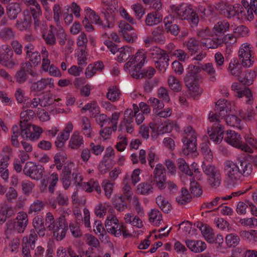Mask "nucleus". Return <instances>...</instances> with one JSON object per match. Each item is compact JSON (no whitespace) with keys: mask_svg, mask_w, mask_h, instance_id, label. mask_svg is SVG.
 <instances>
[{"mask_svg":"<svg viewBox=\"0 0 257 257\" xmlns=\"http://www.w3.org/2000/svg\"><path fill=\"white\" fill-rule=\"evenodd\" d=\"M28 223L27 213L23 211H20L17 213L15 219L9 220L6 223L7 231L23 233L26 230Z\"/></svg>","mask_w":257,"mask_h":257,"instance_id":"20e7f679","label":"nucleus"},{"mask_svg":"<svg viewBox=\"0 0 257 257\" xmlns=\"http://www.w3.org/2000/svg\"><path fill=\"white\" fill-rule=\"evenodd\" d=\"M184 45L191 55L197 52L200 47V42L195 38H189L184 42Z\"/></svg>","mask_w":257,"mask_h":257,"instance_id":"f704fd0d","label":"nucleus"},{"mask_svg":"<svg viewBox=\"0 0 257 257\" xmlns=\"http://www.w3.org/2000/svg\"><path fill=\"white\" fill-rule=\"evenodd\" d=\"M118 54L117 56V61L119 62H123L126 60L132 54V49L128 46H124L119 48Z\"/></svg>","mask_w":257,"mask_h":257,"instance_id":"4c0bfd02","label":"nucleus"},{"mask_svg":"<svg viewBox=\"0 0 257 257\" xmlns=\"http://www.w3.org/2000/svg\"><path fill=\"white\" fill-rule=\"evenodd\" d=\"M104 65L101 61H97L90 64L86 68L85 75L87 79H90L97 72H101L104 69Z\"/></svg>","mask_w":257,"mask_h":257,"instance_id":"a878e982","label":"nucleus"},{"mask_svg":"<svg viewBox=\"0 0 257 257\" xmlns=\"http://www.w3.org/2000/svg\"><path fill=\"white\" fill-rule=\"evenodd\" d=\"M82 189L87 192H91L95 190L99 194L101 192V187L98 182L94 179H91L89 182H85V183L83 184Z\"/></svg>","mask_w":257,"mask_h":257,"instance_id":"49530a36","label":"nucleus"},{"mask_svg":"<svg viewBox=\"0 0 257 257\" xmlns=\"http://www.w3.org/2000/svg\"><path fill=\"white\" fill-rule=\"evenodd\" d=\"M184 81L186 86L188 87L192 95H196L201 93L202 91L200 89L196 79H189L187 78V80H184Z\"/></svg>","mask_w":257,"mask_h":257,"instance_id":"79ce46f5","label":"nucleus"},{"mask_svg":"<svg viewBox=\"0 0 257 257\" xmlns=\"http://www.w3.org/2000/svg\"><path fill=\"white\" fill-rule=\"evenodd\" d=\"M223 172L227 178L232 182L239 180V169L238 163L227 160L223 163Z\"/></svg>","mask_w":257,"mask_h":257,"instance_id":"2eb2a0df","label":"nucleus"},{"mask_svg":"<svg viewBox=\"0 0 257 257\" xmlns=\"http://www.w3.org/2000/svg\"><path fill=\"white\" fill-rule=\"evenodd\" d=\"M203 142L200 145L201 153L204 155L205 159L210 162L213 159V154L209 147V143L207 137L203 138Z\"/></svg>","mask_w":257,"mask_h":257,"instance_id":"c9c22d12","label":"nucleus"},{"mask_svg":"<svg viewBox=\"0 0 257 257\" xmlns=\"http://www.w3.org/2000/svg\"><path fill=\"white\" fill-rule=\"evenodd\" d=\"M169 87L174 91L178 92L181 89V84L179 80L174 76L170 75L168 79Z\"/></svg>","mask_w":257,"mask_h":257,"instance_id":"774afa93","label":"nucleus"},{"mask_svg":"<svg viewBox=\"0 0 257 257\" xmlns=\"http://www.w3.org/2000/svg\"><path fill=\"white\" fill-rule=\"evenodd\" d=\"M146 59V52L143 50H139L124 65V70H127L133 64L143 67Z\"/></svg>","mask_w":257,"mask_h":257,"instance_id":"5701e85b","label":"nucleus"},{"mask_svg":"<svg viewBox=\"0 0 257 257\" xmlns=\"http://www.w3.org/2000/svg\"><path fill=\"white\" fill-rule=\"evenodd\" d=\"M154 180L160 190L166 187V170L163 165L158 164L154 171Z\"/></svg>","mask_w":257,"mask_h":257,"instance_id":"412c9836","label":"nucleus"},{"mask_svg":"<svg viewBox=\"0 0 257 257\" xmlns=\"http://www.w3.org/2000/svg\"><path fill=\"white\" fill-rule=\"evenodd\" d=\"M13 51L10 46L7 44L0 46V63L8 68L14 67L17 63L13 58Z\"/></svg>","mask_w":257,"mask_h":257,"instance_id":"ddd939ff","label":"nucleus"},{"mask_svg":"<svg viewBox=\"0 0 257 257\" xmlns=\"http://www.w3.org/2000/svg\"><path fill=\"white\" fill-rule=\"evenodd\" d=\"M154 184L152 181L149 180L140 183L137 189V192L139 194L148 195L154 192Z\"/></svg>","mask_w":257,"mask_h":257,"instance_id":"c85d7f7f","label":"nucleus"},{"mask_svg":"<svg viewBox=\"0 0 257 257\" xmlns=\"http://www.w3.org/2000/svg\"><path fill=\"white\" fill-rule=\"evenodd\" d=\"M94 231L95 234H98V233L99 236V239L100 240H103V239H106L107 238V236L106 235V232L104 228L101 223V222L99 220H96L94 223Z\"/></svg>","mask_w":257,"mask_h":257,"instance_id":"864d4df0","label":"nucleus"},{"mask_svg":"<svg viewBox=\"0 0 257 257\" xmlns=\"http://www.w3.org/2000/svg\"><path fill=\"white\" fill-rule=\"evenodd\" d=\"M20 12L21 9L19 4H11L7 9V15L11 20H14L17 17Z\"/></svg>","mask_w":257,"mask_h":257,"instance_id":"13d9d810","label":"nucleus"},{"mask_svg":"<svg viewBox=\"0 0 257 257\" xmlns=\"http://www.w3.org/2000/svg\"><path fill=\"white\" fill-rule=\"evenodd\" d=\"M201 68L209 76L210 81H214L216 80L217 74L215 69L212 63H207L202 65Z\"/></svg>","mask_w":257,"mask_h":257,"instance_id":"3c124183","label":"nucleus"},{"mask_svg":"<svg viewBox=\"0 0 257 257\" xmlns=\"http://www.w3.org/2000/svg\"><path fill=\"white\" fill-rule=\"evenodd\" d=\"M242 67L237 58H233L228 64L227 71L233 76L239 77L242 73Z\"/></svg>","mask_w":257,"mask_h":257,"instance_id":"bb28decb","label":"nucleus"},{"mask_svg":"<svg viewBox=\"0 0 257 257\" xmlns=\"http://www.w3.org/2000/svg\"><path fill=\"white\" fill-rule=\"evenodd\" d=\"M44 168L42 165H37L32 162L26 163L23 169V173L32 179L39 180L43 176Z\"/></svg>","mask_w":257,"mask_h":257,"instance_id":"4468645a","label":"nucleus"},{"mask_svg":"<svg viewBox=\"0 0 257 257\" xmlns=\"http://www.w3.org/2000/svg\"><path fill=\"white\" fill-rule=\"evenodd\" d=\"M38 239V235L34 229L30 230V233L29 236L23 237L22 242L29 245L31 249H34L35 247L36 241Z\"/></svg>","mask_w":257,"mask_h":257,"instance_id":"09e8293b","label":"nucleus"},{"mask_svg":"<svg viewBox=\"0 0 257 257\" xmlns=\"http://www.w3.org/2000/svg\"><path fill=\"white\" fill-rule=\"evenodd\" d=\"M148 103L153 108V111L154 114L156 113L160 109H162L164 107L163 101L155 97H150Z\"/></svg>","mask_w":257,"mask_h":257,"instance_id":"4d7b16f0","label":"nucleus"},{"mask_svg":"<svg viewBox=\"0 0 257 257\" xmlns=\"http://www.w3.org/2000/svg\"><path fill=\"white\" fill-rule=\"evenodd\" d=\"M55 88L54 80L51 77H44L32 84L30 90L36 94L42 93L46 89Z\"/></svg>","mask_w":257,"mask_h":257,"instance_id":"dca6fc26","label":"nucleus"},{"mask_svg":"<svg viewBox=\"0 0 257 257\" xmlns=\"http://www.w3.org/2000/svg\"><path fill=\"white\" fill-rule=\"evenodd\" d=\"M230 25L226 20H222L216 23L213 28L214 32L216 34H222L229 30Z\"/></svg>","mask_w":257,"mask_h":257,"instance_id":"c03bdc74","label":"nucleus"},{"mask_svg":"<svg viewBox=\"0 0 257 257\" xmlns=\"http://www.w3.org/2000/svg\"><path fill=\"white\" fill-rule=\"evenodd\" d=\"M156 203L164 212L168 213L171 209V205L168 201L162 195L158 196L156 199Z\"/></svg>","mask_w":257,"mask_h":257,"instance_id":"8fccbe9b","label":"nucleus"},{"mask_svg":"<svg viewBox=\"0 0 257 257\" xmlns=\"http://www.w3.org/2000/svg\"><path fill=\"white\" fill-rule=\"evenodd\" d=\"M84 144L83 137L78 131H75L72 135L68 142L69 148L77 150L83 147Z\"/></svg>","mask_w":257,"mask_h":257,"instance_id":"b1692460","label":"nucleus"},{"mask_svg":"<svg viewBox=\"0 0 257 257\" xmlns=\"http://www.w3.org/2000/svg\"><path fill=\"white\" fill-rule=\"evenodd\" d=\"M171 11L174 16L181 20H186L192 24L197 25L199 22L198 17L191 5L182 4L179 6L172 5Z\"/></svg>","mask_w":257,"mask_h":257,"instance_id":"f03ea898","label":"nucleus"},{"mask_svg":"<svg viewBox=\"0 0 257 257\" xmlns=\"http://www.w3.org/2000/svg\"><path fill=\"white\" fill-rule=\"evenodd\" d=\"M89 111L90 117L100 112V107L96 101H92L86 104L81 109L82 112Z\"/></svg>","mask_w":257,"mask_h":257,"instance_id":"a19ab883","label":"nucleus"},{"mask_svg":"<svg viewBox=\"0 0 257 257\" xmlns=\"http://www.w3.org/2000/svg\"><path fill=\"white\" fill-rule=\"evenodd\" d=\"M201 233L204 239L209 243L215 242V234L213 229L207 225H203L201 228Z\"/></svg>","mask_w":257,"mask_h":257,"instance_id":"ea45409f","label":"nucleus"},{"mask_svg":"<svg viewBox=\"0 0 257 257\" xmlns=\"http://www.w3.org/2000/svg\"><path fill=\"white\" fill-rule=\"evenodd\" d=\"M176 200L179 204L183 205L190 202L191 197L187 189L182 188L181 194L176 197Z\"/></svg>","mask_w":257,"mask_h":257,"instance_id":"bf43d9fd","label":"nucleus"},{"mask_svg":"<svg viewBox=\"0 0 257 257\" xmlns=\"http://www.w3.org/2000/svg\"><path fill=\"white\" fill-rule=\"evenodd\" d=\"M162 21V16L159 13L155 12L147 14L145 20V23L146 25L152 27L160 23Z\"/></svg>","mask_w":257,"mask_h":257,"instance_id":"72a5a7b5","label":"nucleus"},{"mask_svg":"<svg viewBox=\"0 0 257 257\" xmlns=\"http://www.w3.org/2000/svg\"><path fill=\"white\" fill-rule=\"evenodd\" d=\"M241 83L236 82L232 83L231 85V90L235 93V96L238 98L245 97L246 103L252 104L253 98L251 90L248 87L243 86Z\"/></svg>","mask_w":257,"mask_h":257,"instance_id":"a211bd4d","label":"nucleus"},{"mask_svg":"<svg viewBox=\"0 0 257 257\" xmlns=\"http://www.w3.org/2000/svg\"><path fill=\"white\" fill-rule=\"evenodd\" d=\"M21 137L23 139L36 141L39 139L42 133V129L36 125L31 124H20V128Z\"/></svg>","mask_w":257,"mask_h":257,"instance_id":"9b49d317","label":"nucleus"},{"mask_svg":"<svg viewBox=\"0 0 257 257\" xmlns=\"http://www.w3.org/2000/svg\"><path fill=\"white\" fill-rule=\"evenodd\" d=\"M31 18L29 16H25L24 20L20 22L19 21H17V23L16 24V27L20 30V31H24L28 29L31 26Z\"/></svg>","mask_w":257,"mask_h":257,"instance_id":"338daca9","label":"nucleus"},{"mask_svg":"<svg viewBox=\"0 0 257 257\" xmlns=\"http://www.w3.org/2000/svg\"><path fill=\"white\" fill-rule=\"evenodd\" d=\"M70 212H71V210L69 209L66 210V213L64 212V214L59 218L58 223L55 225L54 228L51 230L53 231V235L57 240H61L65 236L68 227L65 218V214L69 215Z\"/></svg>","mask_w":257,"mask_h":257,"instance_id":"f8f14e48","label":"nucleus"},{"mask_svg":"<svg viewBox=\"0 0 257 257\" xmlns=\"http://www.w3.org/2000/svg\"><path fill=\"white\" fill-rule=\"evenodd\" d=\"M257 114V107L255 108H247L246 109H240L238 110L239 116L246 121L254 120L255 116Z\"/></svg>","mask_w":257,"mask_h":257,"instance_id":"2f4dec72","label":"nucleus"},{"mask_svg":"<svg viewBox=\"0 0 257 257\" xmlns=\"http://www.w3.org/2000/svg\"><path fill=\"white\" fill-rule=\"evenodd\" d=\"M27 74L33 77H37L38 73L32 69V66L30 62L24 63L22 65L20 70L16 75V81L19 83L25 82L28 79Z\"/></svg>","mask_w":257,"mask_h":257,"instance_id":"aec40b11","label":"nucleus"},{"mask_svg":"<svg viewBox=\"0 0 257 257\" xmlns=\"http://www.w3.org/2000/svg\"><path fill=\"white\" fill-rule=\"evenodd\" d=\"M202 168L207 176L208 184L213 188L219 187L222 182V177L220 170L214 165L203 163Z\"/></svg>","mask_w":257,"mask_h":257,"instance_id":"0eeeda50","label":"nucleus"},{"mask_svg":"<svg viewBox=\"0 0 257 257\" xmlns=\"http://www.w3.org/2000/svg\"><path fill=\"white\" fill-rule=\"evenodd\" d=\"M54 33H56V36L59 40V44L61 45H64L66 40V35L64 29L61 26H58L57 28H55L53 26L51 25L50 29L42 34L43 39L45 43L49 45H54L56 44V40Z\"/></svg>","mask_w":257,"mask_h":257,"instance_id":"423d86ee","label":"nucleus"},{"mask_svg":"<svg viewBox=\"0 0 257 257\" xmlns=\"http://www.w3.org/2000/svg\"><path fill=\"white\" fill-rule=\"evenodd\" d=\"M102 5L103 8L101 10V13L103 15L104 20L103 22L100 21L98 26L100 28L105 30L112 28L113 24L112 21V17L109 14H112L116 11V0H102Z\"/></svg>","mask_w":257,"mask_h":257,"instance_id":"7ed1b4c3","label":"nucleus"},{"mask_svg":"<svg viewBox=\"0 0 257 257\" xmlns=\"http://www.w3.org/2000/svg\"><path fill=\"white\" fill-rule=\"evenodd\" d=\"M183 152L185 155L196 151L197 134L191 126H187L184 128Z\"/></svg>","mask_w":257,"mask_h":257,"instance_id":"39448f33","label":"nucleus"},{"mask_svg":"<svg viewBox=\"0 0 257 257\" xmlns=\"http://www.w3.org/2000/svg\"><path fill=\"white\" fill-rule=\"evenodd\" d=\"M239 234L241 237L247 239L251 243H257V230H242L240 232Z\"/></svg>","mask_w":257,"mask_h":257,"instance_id":"5fc2aeb1","label":"nucleus"},{"mask_svg":"<svg viewBox=\"0 0 257 257\" xmlns=\"http://www.w3.org/2000/svg\"><path fill=\"white\" fill-rule=\"evenodd\" d=\"M142 67L136 64H133V65L125 71L128 72L131 76L136 79H139L143 78Z\"/></svg>","mask_w":257,"mask_h":257,"instance_id":"6e6d98bb","label":"nucleus"},{"mask_svg":"<svg viewBox=\"0 0 257 257\" xmlns=\"http://www.w3.org/2000/svg\"><path fill=\"white\" fill-rule=\"evenodd\" d=\"M41 100V107H47L52 105L55 102H58L61 100V99L59 98H55V97L52 93L48 92L43 95Z\"/></svg>","mask_w":257,"mask_h":257,"instance_id":"37998d69","label":"nucleus"},{"mask_svg":"<svg viewBox=\"0 0 257 257\" xmlns=\"http://www.w3.org/2000/svg\"><path fill=\"white\" fill-rule=\"evenodd\" d=\"M165 24V30L168 33H170L175 36L178 35L180 31L178 26L173 24L172 20H169V17H166L164 20Z\"/></svg>","mask_w":257,"mask_h":257,"instance_id":"e433bc0d","label":"nucleus"},{"mask_svg":"<svg viewBox=\"0 0 257 257\" xmlns=\"http://www.w3.org/2000/svg\"><path fill=\"white\" fill-rule=\"evenodd\" d=\"M239 61L245 68L251 67L254 62V53L252 46L244 43L241 45L238 50Z\"/></svg>","mask_w":257,"mask_h":257,"instance_id":"1a4fd4ad","label":"nucleus"},{"mask_svg":"<svg viewBox=\"0 0 257 257\" xmlns=\"http://www.w3.org/2000/svg\"><path fill=\"white\" fill-rule=\"evenodd\" d=\"M35 112L33 110L27 109L20 114V124H31L29 121L33 118Z\"/></svg>","mask_w":257,"mask_h":257,"instance_id":"052dcab7","label":"nucleus"},{"mask_svg":"<svg viewBox=\"0 0 257 257\" xmlns=\"http://www.w3.org/2000/svg\"><path fill=\"white\" fill-rule=\"evenodd\" d=\"M216 9H218L225 17L231 18L236 16L239 19V17H242L243 7L239 4H235L232 6L224 2H221L216 5Z\"/></svg>","mask_w":257,"mask_h":257,"instance_id":"9d476101","label":"nucleus"},{"mask_svg":"<svg viewBox=\"0 0 257 257\" xmlns=\"http://www.w3.org/2000/svg\"><path fill=\"white\" fill-rule=\"evenodd\" d=\"M15 37V32L10 28L6 27L0 31V39L4 41L13 39Z\"/></svg>","mask_w":257,"mask_h":257,"instance_id":"e2e57ef3","label":"nucleus"},{"mask_svg":"<svg viewBox=\"0 0 257 257\" xmlns=\"http://www.w3.org/2000/svg\"><path fill=\"white\" fill-rule=\"evenodd\" d=\"M165 30L163 27L158 26L152 32L151 36H147L144 39V42L147 47L153 43L163 44L165 43Z\"/></svg>","mask_w":257,"mask_h":257,"instance_id":"f3484780","label":"nucleus"},{"mask_svg":"<svg viewBox=\"0 0 257 257\" xmlns=\"http://www.w3.org/2000/svg\"><path fill=\"white\" fill-rule=\"evenodd\" d=\"M215 112H210L208 119L210 122L220 123L222 121H225L228 125L235 127L239 130L242 128L240 125V119L236 115H228L231 111V104L226 100H218L215 107Z\"/></svg>","mask_w":257,"mask_h":257,"instance_id":"f257e3e1","label":"nucleus"},{"mask_svg":"<svg viewBox=\"0 0 257 257\" xmlns=\"http://www.w3.org/2000/svg\"><path fill=\"white\" fill-rule=\"evenodd\" d=\"M239 169V179L243 176L248 177L252 172V165L245 160H239L238 161Z\"/></svg>","mask_w":257,"mask_h":257,"instance_id":"c756f323","label":"nucleus"},{"mask_svg":"<svg viewBox=\"0 0 257 257\" xmlns=\"http://www.w3.org/2000/svg\"><path fill=\"white\" fill-rule=\"evenodd\" d=\"M255 76V74L254 71H247L245 72L244 76H240L238 79L242 84L249 85L252 83Z\"/></svg>","mask_w":257,"mask_h":257,"instance_id":"680f3d73","label":"nucleus"},{"mask_svg":"<svg viewBox=\"0 0 257 257\" xmlns=\"http://www.w3.org/2000/svg\"><path fill=\"white\" fill-rule=\"evenodd\" d=\"M225 241L228 246L235 247L238 244L240 238L236 234L230 233L226 235Z\"/></svg>","mask_w":257,"mask_h":257,"instance_id":"69168bd1","label":"nucleus"},{"mask_svg":"<svg viewBox=\"0 0 257 257\" xmlns=\"http://www.w3.org/2000/svg\"><path fill=\"white\" fill-rule=\"evenodd\" d=\"M148 54L149 57L153 59L163 60L166 59L168 56L166 52L157 46H154L151 48L148 51Z\"/></svg>","mask_w":257,"mask_h":257,"instance_id":"473e14b6","label":"nucleus"},{"mask_svg":"<svg viewBox=\"0 0 257 257\" xmlns=\"http://www.w3.org/2000/svg\"><path fill=\"white\" fill-rule=\"evenodd\" d=\"M224 141L229 145L236 149L248 153H252L251 148L245 144L242 140L240 134L232 130H227L225 132Z\"/></svg>","mask_w":257,"mask_h":257,"instance_id":"6e6552de","label":"nucleus"},{"mask_svg":"<svg viewBox=\"0 0 257 257\" xmlns=\"http://www.w3.org/2000/svg\"><path fill=\"white\" fill-rule=\"evenodd\" d=\"M177 163L178 168L181 172L190 176L193 175L192 171L184 159L179 158L177 160Z\"/></svg>","mask_w":257,"mask_h":257,"instance_id":"0e129e2a","label":"nucleus"},{"mask_svg":"<svg viewBox=\"0 0 257 257\" xmlns=\"http://www.w3.org/2000/svg\"><path fill=\"white\" fill-rule=\"evenodd\" d=\"M105 226L107 231L111 235L115 237H119L121 235V224H119L118 219L115 215L110 214L107 216Z\"/></svg>","mask_w":257,"mask_h":257,"instance_id":"6ab92c4d","label":"nucleus"},{"mask_svg":"<svg viewBox=\"0 0 257 257\" xmlns=\"http://www.w3.org/2000/svg\"><path fill=\"white\" fill-rule=\"evenodd\" d=\"M212 37H207L205 39H201L200 43L201 44L208 49H215L218 47L220 43V40L218 39H215L212 38Z\"/></svg>","mask_w":257,"mask_h":257,"instance_id":"a18cd8bd","label":"nucleus"},{"mask_svg":"<svg viewBox=\"0 0 257 257\" xmlns=\"http://www.w3.org/2000/svg\"><path fill=\"white\" fill-rule=\"evenodd\" d=\"M224 127L222 125L218 122H215L214 125L208 129V134L210 138L216 144L220 143L223 138Z\"/></svg>","mask_w":257,"mask_h":257,"instance_id":"4be33fe9","label":"nucleus"},{"mask_svg":"<svg viewBox=\"0 0 257 257\" xmlns=\"http://www.w3.org/2000/svg\"><path fill=\"white\" fill-rule=\"evenodd\" d=\"M81 127L82 130L86 137L88 138L91 137L92 132V127L89 119L86 117L83 116L81 118Z\"/></svg>","mask_w":257,"mask_h":257,"instance_id":"603ef678","label":"nucleus"},{"mask_svg":"<svg viewBox=\"0 0 257 257\" xmlns=\"http://www.w3.org/2000/svg\"><path fill=\"white\" fill-rule=\"evenodd\" d=\"M14 208L10 205L4 204L0 207V223H4L8 218L15 214Z\"/></svg>","mask_w":257,"mask_h":257,"instance_id":"7c9ffc66","label":"nucleus"},{"mask_svg":"<svg viewBox=\"0 0 257 257\" xmlns=\"http://www.w3.org/2000/svg\"><path fill=\"white\" fill-rule=\"evenodd\" d=\"M112 203L114 208L119 212L124 211L127 207L124 198L122 195H115L113 198Z\"/></svg>","mask_w":257,"mask_h":257,"instance_id":"58836bf2","label":"nucleus"},{"mask_svg":"<svg viewBox=\"0 0 257 257\" xmlns=\"http://www.w3.org/2000/svg\"><path fill=\"white\" fill-rule=\"evenodd\" d=\"M135 116V114L131 108H127L124 112V117L121 122L120 126L124 125L126 132L128 133H132L133 131V122Z\"/></svg>","mask_w":257,"mask_h":257,"instance_id":"393cba45","label":"nucleus"},{"mask_svg":"<svg viewBox=\"0 0 257 257\" xmlns=\"http://www.w3.org/2000/svg\"><path fill=\"white\" fill-rule=\"evenodd\" d=\"M149 221L153 225L159 226L162 221V213L158 209H151L149 213Z\"/></svg>","mask_w":257,"mask_h":257,"instance_id":"de8ad7c7","label":"nucleus"},{"mask_svg":"<svg viewBox=\"0 0 257 257\" xmlns=\"http://www.w3.org/2000/svg\"><path fill=\"white\" fill-rule=\"evenodd\" d=\"M185 243L187 247L195 253L202 252L206 248V243L202 241L186 240Z\"/></svg>","mask_w":257,"mask_h":257,"instance_id":"cd10ccee","label":"nucleus"}]
</instances>
